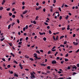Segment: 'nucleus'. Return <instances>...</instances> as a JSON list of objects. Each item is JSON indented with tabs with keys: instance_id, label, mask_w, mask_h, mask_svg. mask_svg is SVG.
Listing matches in <instances>:
<instances>
[{
	"instance_id": "f257e3e1",
	"label": "nucleus",
	"mask_w": 79,
	"mask_h": 79,
	"mask_svg": "<svg viewBox=\"0 0 79 79\" xmlns=\"http://www.w3.org/2000/svg\"><path fill=\"white\" fill-rule=\"evenodd\" d=\"M30 74L31 76V78H35V76H34V74L32 73H30Z\"/></svg>"
},
{
	"instance_id": "0eeeda50",
	"label": "nucleus",
	"mask_w": 79,
	"mask_h": 79,
	"mask_svg": "<svg viewBox=\"0 0 79 79\" xmlns=\"http://www.w3.org/2000/svg\"><path fill=\"white\" fill-rule=\"evenodd\" d=\"M41 58V57H37V58H35L34 59V60H40Z\"/></svg>"
},
{
	"instance_id": "e433bc0d",
	"label": "nucleus",
	"mask_w": 79,
	"mask_h": 79,
	"mask_svg": "<svg viewBox=\"0 0 79 79\" xmlns=\"http://www.w3.org/2000/svg\"><path fill=\"white\" fill-rule=\"evenodd\" d=\"M64 62V60H62L61 61L60 63L61 64H63Z\"/></svg>"
},
{
	"instance_id": "2f4dec72",
	"label": "nucleus",
	"mask_w": 79,
	"mask_h": 79,
	"mask_svg": "<svg viewBox=\"0 0 79 79\" xmlns=\"http://www.w3.org/2000/svg\"><path fill=\"white\" fill-rule=\"evenodd\" d=\"M59 19L60 20H61L62 19V16H60L59 17Z\"/></svg>"
},
{
	"instance_id": "bb28decb",
	"label": "nucleus",
	"mask_w": 79,
	"mask_h": 79,
	"mask_svg": "<svg viewBox=\"0 0 79 79\" xmlns=\"http://www.w3.org/2000/svg\"><path fill=\"white\" fill-rule=\"evenodd\" d=\"M21 44H22V42H20L19 43V45H22Z\"/></svg>"
},
{
	"instance_id": "393cba45",
	"label": "nucleus",
	"mask_w": 79,
	"mask_h": 79,
	"mask_svg": "<svg viewBox=\"0 0 79 79\" xmlns=\"http://www.w3.org/2000/svg\"><path fill=\"white\" fill-rule=\"evenodd\" d=\"M15 22L13 23L12 25V27H13V26H14V25H15Z\"/></svg>"
},
{
	"instance_id": "1a4fd4ad",
	"label": "nucleus",
	"mask_w": 79,
	"mask_h": 79,
	"mask_svg": "<svg viewBox=\"0 0 79 79\" xmlns=\"http://www.w3.org/2000/svg\"><path fill=\"white\" fill-rule=\"evenodd\" d=\"M73 44L74 45H78V43H75L74 42H73Z\"/></svg>"
},
{
	"instance_id": "4be33fe9",
	"label": "nucleus",
	"mask_w": 79,
	"mask_h": 79,
	"mask_svg": "<svg viewBox=\"0 0 79 79\" xmlns=\"http://www.w3.org/2000/svg\"><path fill=\"white\" fill-rule=\"evenodd\" d=\"M9 15L10 16H12V13H11V12H10L9 14Z\"/></svg>"
},
{
	"instance_id": "a18cd8bd",
	"label": "nucleus",
	"mask_w": 79,
	"mask_h": 79,
	"mask_svg": "<svg viewBox=\"0 0 79 79\" xmlns=\"http://www.w3.org/2000/svg\"><path fill=\"white\" fill-rule=\"evenodd\" d=\"M36 52H37V53H39V54H40V52L39 51H36Z\"/></svg>"
},
{
	"instance_id": "37998d69",
	"label": "nucleus",
	"mask_w": 79,
	"mask_h": 79,
	"mask_svg": "<svg viewBox=\"0 0 79 79\" xmlns=\"http://www.w3.org/2000/svg\"><path fill=\"white\" fill-rule=\"evenodd\" d=\"M44 24H45V25H46V26H47V25H48V23L46 22H44Z\"/></svg>"
},
{
	"instance_id": "3c124183",
	"label": "nucleus",
	"mask_w": 79,
	"mask_h": 79,
	"mask_svg": "<svg viewBox=\"0 0 79 79\" xmlns=\"http://www.w3.org/2000/svg\"><path fill=\"white\" fill-rule=\"evenodd\" d=\"M58 10H59V11H60L61 12V10L60 8H58Z\"/></svg>"
},
{
	"instance_id": "69168bd1",
	"label": "nucleus",
	"mask_w": 79,
	"mask_h": 79,
	"mask_svg": "<svg viewBox=\"0 0 79 79\" xmlns=\"http://www.w3.org/2000/svg\"><path fill=\"white\" fill-rule=\"evenodd\" d=\"M22 9H24L25 8V6H22Z\"/></svg>"
},
{
	"instance_id": "f3484780",
	"label": "nucleus",
	"mask_w": 79,
	"mask_h": 79,
	"mask_svg": "<svg viewBox=\"0 0 79 79\" xmlns=\"http://www.w3.org/2000/svg\"><path fill=\"white\" fill-rule=\"evenodd\" d=\"M14 76H15V77H18V75H17L16 74H14Z\"/></svg>"
},
{
	"instance_id": "0e129e2a",
	"label": "nucleus",
	"mask_w": 79,
	"mask_h": 79,
	"mask_svg": "<svg viewBox=\"0 0 79 79\" xmlns=\"http://www.w3.org/2000/svg\"><path fill=\"white\" fill-rule=\"evenodd\" d=\"M53 37L54 40H56V39H55V36H53Z\"/></svg>"
},
{
	"instance_id": "864d4df0",
	"label": "nucleus",
	"mask_w": 79,
	"mask_h": 79,
	"mask_svg": "<svg viewBox=\"0 0 79 79\" xmlns=\"http://www.w3.org/2000/svg\"><path fill=\"white\" fill-rule=\"evenodd\" d=\"M39 9H40L39 8H37V7L35 9L36 10H39Z\"/></svg>"
},
{
	"instance_id": "dca6fc26",
	"label": "nucleus",
	"mask_w": 79,
	"mask_h": 79,
	"mask_svg": "<svg viewBox=\"0 0 79 79\" xmlns=\"http://www.w3.org/2000/svg\"><path fill=\"white\" fill-rule=\"evenodd\" d=\"M58 40V36H57L56 38V40Z\"/></svg>"
},
{
	"instance_id": "338daca9",
	"label": "nucleus",
	"mask_w": 79,
	"mask_h": 79,
	"mask_svg": "<svg viewBox=\"0 0 79 79\" xmlns=\"http://www.w3.org/2000/svg\"><path fill=\"white\" fill-rule=\"evenodd\" d=\"M79 52V49H78L76 51V53H78Z\"/></svg>"
},
{
	"instance_id": "ea45409f",
	"label": "nucleus",
	"mask_w": 79,
	"mask_h": 79,
	"mask_svg": "<svg viewBox=\"0 0 79 79\" xmlns=\"http://www.w3.org/2000/svg\"><path fill=\"white\" fill-rule=\"evenodd\" d=\"M40 52H41V53H43L44 52V51L42 50H40Z\"/></svg>"
},
{
	"instance_id": "bf43d9fd",
	"label": "nucleus",
	"mask_w": 79,
	"mask_h": 79,
	"mask_svg": "<svg viewBox=\"0 0 79 79\" xmlns=\"http://www.w3.org/2000/svg\"><path fill=\"white\" fill-rule=\"evenodd\" d=\"M50 53H51V52L50 51H49L48 52V55H49Z\"/></svg>"
},
{
	"instance_id": "7c9ffc66",
	"label": "nucleus",
	"mask_w": 79,
	"mask_h": 79,
	"mask_svg": "<svg viewBox=\"0 0 79 79\" xmlns=\"http://www.w3.org/2000/svg\"><path fill=\"white\" fill-rule=\"evenodd\" d=\"M0 40H1V41H3V40H5V38H4L2 39H1Z\"/></svg>"
},
{
	"instance_id": "a211bd4d",
	"label": "nucleus",
	"mask_w": 79,
	"mask_h": 79,
	"mask_svg": "<svg viewBox=\"0 0 79 79\" xmlns=\"http://www.w3.org/2000/svg\"><path fill=\"white\" fill-rule=\"evenodd\" d=\"M3 10V7H0V10Z\"/></svg>"
},
{
	"instance_id": "c9c22d12",
	"label": "nucleus",
	"mask_w": 79,
	"mask_h": 79,
	"mask_svg": "<svg viewBox=\"0 0 79 79\" xmlns=\"http://www.w3.org/2000/svg\"><path fill=\"white\" fill-rule=\"evenodd\" d=\"M38 18H39V16H36L35 19V20H37Z\"/></svg>"
},
{
	"instance_id": "4d7b16f0",
	"label": "nucleus",
	"mask_w": 79,
	"mask_h": 79,
	"mask_svg": "<svg viewBox=\"0 0 79 79\" xmlns=\"http://www.w3.org/2000/svg\"><path fill=\"white\" fill-rule=\"evenodd\" d=\"M56 0H53V3H56Z\"/></svg>"
},
{
	"instance_id": "423d86ee",
	"label": "nucleus",
	"mask_w": 79,
	"mask_h": 79,
	"mask_svg": "<svg viewBox=\"0 0 79 79\" xmlns=\"http://www.w3.org/2000/svg\"><path fill=\"white\" fill-rule=\"evenodd\" d=\"M52 64H56V60H54L53 61H52Z\"/></svg>"
},
{
	"instance_id": "473e14b6",
	"label": "nucleus",
	"mask_w": 79,
	"mask_h": 79,
	"mask_svg": "<svg viewBox=\"0 0 79 79\" xmlns=\"http://www.w3.org/2000/svg\"><path fill=\"white\" fill-rule=\"evenodd\" d=\"M14 62L15 63H16V64H18V62H17L15 60L14 61Z\"/></svg>"
},
{
	"instance_id": "7ed1b4c3",
	"label": "nucleus",
	"mask_w": 79,
	"mask_h": 79,
	"mask_svg": "<svg viewBox=\"0 0 79 79\" xmlns=\"http://www.w3.org/2000/svg\"><path fill=\"white\" fill-rule=\"evenodd\" d=\"M21 64V63H20L19 64V66H20V67L21 68L20 69H23V67L22 66V65Z\"/></svg>"
},
{
	"instance_id": "9b49d317",
	"label": "nucleus",
	"mask_w": 79,
	"mask_h": 79,
	"mask_svg": "<svg viewBox=\"0 0 79 79\" xmlns=\"http://www.w3.org/2000/svg\"><path fill=\"white\" fill-rule=\"evenodd\" d=\"M5 0H3V1H2V5H4V4L5 3Z\"/></svg>"
},
{
	"instance_id": "f8f14e48",
	"label": "nucleus",
	"mask_w": 79,
	"mask_h": 79,
	"mask_svg": "<svg viewBox=\"0 0 79 79\" xmlns=\"http://www.w3.org/2000/svg\"><path fill=\"white\" fill-rule=\"evenodd\" d=\"M64 37V36L63 35V36H60V40H61V39H63V37Z\"/></svg>"
},
{
	"instance_id": "5701e85b",
	"label": "nucleus",
	"mask_w": 79,
	"mask_h": 79,
	"mask_svg": "<svg viewBox=\"0 0 79 79\" xmlns=\"http://www.w3.org/2000/svg\"><path fill=\"white\" fill-rule=\"evenodd\" d=\"M69 17V16L68 15H67V16L65 17L66 19H68V18Z\"/></svg>"
},
{
	"instance_id": "052dcab7",
	"label": "nucleus",
	"mask_w": 79,
	"mask_h": 79,
	"mask_svg": "<svg viewBox=\"0 0 79 79\" xmlns=\"http://www.w3.org/2000/svg\"><path fill=\"white\" fill-rule=\"evenodd\" d=\"M67 43V41H65V42H64V45H66V44Z\"/></svg>"
},
{
	"instance_id": "de8ad7c7",
	"label": "nucleus",
	"mask_w": 79,
	"mask_h": 79,
	"mask_svg": "<svg viewBox=\"0 0 79 79\" xmlns=\"http://www.w3.org/2000/svg\"><path fill=\"white\" fill-rule=\"evenodd\" d=\"M73 76H74V74H76V73H76V72H73Z\"/></svg>"
},
{
	"instance_id": "ddd939ff",
	"label": "nucleus",
	"mask_w": 79,
	"mask_h": 79,
	"mask_svg": "<svg viewBox=\"0 0 79 79\" xmlns=\"http://www.w3.org/2000/svg\"><path fill=\"white\" fill-rule=\"evenodd\" d=\"M24 57H25V58H29V57L27 55L25 56Z\"/></svg>"
},
{
	"instance_id": "a878e982",
	"label": "nucleus",
	"mask_w": 79,
	"mask_h": 79,
	"mask_svg": "<svg viewBox=\"0 0 79 79\" xmlns=\"http://www.w3.org/2000/svg\"><path fill=\"white\" fill-rule=\"evenodd\" d=\"M64 78H65V77H63L60 78H58L57 79H64Z\"/></svg>"
},
{
	"instance_id": "8fccbe9b",
	"label": "nucleus",
	"mask_w": 79,
	"mask_h": 79,
	"mask_svg": "<svg viewBox=\"0 0 79 79\" xmlns=\"http://www.w3.org/2000/svg\"><path fill=\"white\" fill-rule=\"evenodd\" d=\"M57 54H58V52H56V53L54 54L55 56H56Z\"/></svg>"
},
{
	"instance_id": "2eb2a0df",
	"label": "nucleus",
	"mask_w": 79,
	"mask_h": 79,
	"mask_svg": "<svg viewBox=\"0 0 79 79\" xmlns=\"http://www.w3.org/2000/svg\"><path fill=\"white\" fill-rule=\"evenodd\" d=\"M10 55H12V56H13V57H15V55H14V54H13L12 53H11Z\"/></svg>"
},
{
	"instance_id": "c03bdc74",
	"label": "nucleus",
	"mask_w": 79,
	"mask_h": 79,
	"mask_svg": "<svg viewBox=\"0 0 79 79\" xmlns=\"http://www.w3.org/2000/svg\"><path fill=\"white\" fill-rule=\"evenodd\" d=\"M12 18H15V17H16V16H15V15H12Z\"/></svg>"
},
{
	"instance_id": "aec40b11",
	"label": "nucleus",
	"mask_w": 79,
	"mask_h": 79,
	"mask_svg": "<svg viewBox=\"0 0 79 79\" xmlns=\"http://www.w3.org/2000/svg\"><path fill=\"white\" fill-rule=\"evenodd\" d=\"M17 23H18V24L19 23V19H18L17 20Z\"/></svg>"
},
{
	"instance_id": "774afa93",
	"label": "nucleus",
	"mask_w": 79,
	"mask_h": 79,
	"mask_svg": "<svg viewBox=\"0 0 79 79\" xmlns=\"http://www.w3.org/2000/svg\"><path fill=\"white\" fill-rule=\"evenodd\" d=\"M37 36H35L34 38L35 39H37Z\"/></svg>"
},
{
	"instance_id": "412c9836",
	"label": "nucleus",
	"mask_w": 79,
	"mask_h": 79,
	"mask_svg": "<svg viewBox=\"0 0 79 79\" xmlns=\"http://www.w3.org/2000/svg\"><path fill=\"white\" fill-rule=\"evenodd\" d=\"M69 61V59H65V61Z\"/></svg>"
},
{
	"instance_id": "5fc2aeb1",
	"label": "nucleus",
	"mask_w": 79,
	"mask_h": 79,
	"mask_svg": "<svg viewBox=\"0 0 79 79\" xmlns=\"http://www.w3.org/2000/svg\"><path fill=\"white\" fill-rule=\"evenodd\" d=\"M64 3H63V5H62L61 7L62 8H63L64 6Z\"/></svg>"
},
{
	"instance_id": "49530a36",
	"label": "nucleus",
	"mask_w": 79,
	"mask_h": 79,
	"mask_svg": "<svg viewBox=\"0 0 79 79\" xmlns=\"http://www.w3.org/2000/svg\"><path fill=\"white\" fill-rule=\"evenodd\" d=\"M47 29H50V26H48L47 27Z\"/></svg>"
},
{
	"instance_id": "a19ab883",
	"label": "nucleus",
	"mask_w": 79,
	"mask_h": 79,
	"mask_svg": "<svg viewBox=\"0 0 79 79\" xmlns=\"http://www.w3.org/2000/svg\"><path fill=\"white\" fill-rule=\"evenodd\" d=\"M28 28V26L27 25H26L25 27V29H27Z\"/></svg>"
},
{
	"instance_id": "680f3d73",
	"label": "nucleus",
	"mask_w": 79,
	"mask_h": 79,
	"mask_svg": "<svg viewBox=\"0 0 79 79\" xmlns=\"http://www.w3.org/2000/svg\"><path fill=\"white\" fill-rule=\"evenodd\" d=\"M64 6H65V7H68V6H67V5L66 4H65L64 5Z\"/></svg>"
},
{
	"instance_id": "4468645a",
	"label": "nucleus",
	"mask_w": 79,
	"mask_h": 79,
	"mask_svg": "<svg viewBox=\"0 0 79 79\" xmlns=\"http://www.w3.org/2000/svg\"><path fill=\"white\" fill-rule=\"evenodd\" d=\"M40 65L41 66H46L47 65V64H43L42 63H41L40 64Z\"/></svg>"
},
{
	"instance_id": "f704fd0d",
	"label": "nucleus",
	"mask_w": 79,
	"mask_h": 79,
	"mask_svg": "<svg viewBox=\"0 0 79 79\" xmlns=\"http://www.w3.org/2000/svg\"><path fill=\"white\" fill-rule=\"evenodd\" d=\"M33 24H36L37 23H36V22H35V21H33Z\"/></svg>"
},
{
	"instance_id": "f03ea898",
	"label": "nucleus",
	"mask_w": 79,
	"mask_h": 79,
	"mask_svg": "<svg viewBox=\"0 0 79 79\" xmlns=\"http://www.w3.org/2000/svg\"><path fill=\"white\" fill-rule=\"evenodd\" d=\"M55 46H54L52 48L51 51L52 52H55V51H56V49H55Z\"/></svg>"
},
{
	"instance_id": "58836bf2",
	"label": "nucleus",
	"mask_w": 79,
	"mask_h": 79,
	"mask_svg": "<svg viewBox=\"0 0 79 79\" xmlns=\"http://www.w3.org/2000/svg\"><path fill=\"white\" fill-rule=\"evenodd\" d=\"M25 4V2H22V5L23 6H24V5Z\"/></svg>"
},
{
	"instance_id": "b1692460",
	"label": "nucleus",
	"mask_w": 79,
	"mask_h": 79,
	"mask_svg": "<svg viewBox=\"0 0 79 79\" xmlns=\"http://www.w3.org/2000/svg\"><path fill=\"white\" fill-rule=\"evenodd\" d=\"M39 34H40V35H44V33H41L40 32H39Z\"/></svg>"
},
{
	"instance_id": "603ef678",
	"label": "nucleus",
	"mask_w": 79,
	"mask_h": 79,
	"mask_svg": "<svg viewBox=\"0 0 79 79\" xmlns=\"http://www.w3.org/2000/svg\"><path fill=\"white\" fill-rule=\"evenodd\" d=\"M25 30H26V28L25 27H23V31H25Z\"/></svg>"
},
{
	"instance_id": "79ce46f5",
	"label": "nucleus",
	"mask_w": 79,
	"mask_h": 79,
	"mask_svg": "<svg viewBox=\"0 0 79 79\" xmlns=\"http://www.w3.org/2000/svg\"><path fill=\"white\" fill-rule=\"evenodd\" d=\"M49 34H52V31H51L49 30Z\"/></svg>"
},
{
	"instance_id": "c756f323",
	"label": "nucleus",
	"mask_w": 79,
	"mask_h": 79,
	"mask_svg": "<svg viewBox=\"0 0 79 79\" xmlns=\"http://www.w3.org/2000/svg\"><path fill=\"white\" fill-rule=\"evenodd\" d=\"M6 10L7 11H10V8H8L6 9Z\"/></svg>"
},
{
	"instance_id": "6e6552de",
	"label": "nucleus",
	"mask_w": 79,
	"mask_h": 79,
	"mask_svg": "<svg viewBox=\"0 0 79 79\" xmlns=\"http://www.w3.org/2000/svg\"><path fill=\"white\" fill-rule=\"evenodd\" d=\"M72 69H77V67L75 65H74V66L72 67Z\"/></svg>"
},
{
	"instance_id": "6ab92c4d",
	"label": "nucleus",
	"mask_w": 79,
	"mask_h": 79,
	"mask_svg": "<svg viewBox=\"0 0 79 79\" xmlns=\"http://www.w3.org/2000/svg\"><path fill=\"white\" fill-rule=\"evenodd\" d=\"M43 40L44 41H46L47 40V38L46 37H44L43 38Z\"/></svg>"
},
{
	"instance_id": "c85d7f7f",
	"label": "nucleus",
	"mask_w": 79,
	"mask_h": 79,
	"mask_svg": "<svg viewBox=\"0 0 79 79\" xmlns=\"http://www.w3.org/2000/svg\"><path fill=\"white\" fill-rule=\"evenodd\" d=\"M47 69H50V66H48L47 67Z\"/></svg>"
},
{
	"instance_id": "39448f33",
	"label": "nucleus",
	"mask_w": 79,
	"mask_h": 79,
	"mask_svg": "<svg viewBox=\"0 0 79 79\" xmlns=\"http://www.w3.org/2000/svg\"><path fill=\"white\" fill-rule=\"evenodd\" d=\"M27 10H25L23 12V15H25V14H26V13H27Z\"/></svg>"
},
{
	"instance_id": "6e6d98bb",
	"label": "nucleus",
	"mask_w": 79,
	"mask_h": 79,
	"mask_svg": "<svg viewBox=\"0 0 79 79\" xmlns=\"http://www.w3.org/2000/svg\"><path fill=\"white\" fill-rule=\"evenodd\" d=\"M2 61H5L6 60H5V59H4V58H2Z\"/></svg>"
},
{
	"instance_id": "9d476101",
	"label": "nucleus",
	"mask_w": 79,
	"mask_h": 79,
	"mask_svg": "<svg viewBox=\"0 0 79 79\" xmlns=\"http://www.w3.org/2000/svg\"><path fill=\"white\" fill-rule=\"evenodd\" d=\"M12 25V24H10L8 26V29H10V27H11V26Z\"/></svg>"
},
{
	"instance_id": "e2e57ef3",
	"label": "nucleus",
	"mask_w": 79,
	"mask_h": 79,
	"mask_svg": "<svg viewBox=\"0 0 79 79\" xmlns=\"http://www.w3.org/2000/svg\"><path fill=\"white\" fill-rule=\"evenodd\" d=\"M28 39H29V38L28 37H27L26 38V40H27Z\"/></svg>"
},
{
	"instance_id": "72a5a7b5",
	"label": "nucleus",
	"mask_w": 79,
	"mask_h": 79,
	"mask_svg": "<svg viewBox=\"0 0 79 79\" xmlns=\"http://www.w3.org/2000/svg\"><path fill=\"white\" fill-rule=\"evenodd\" d=\"M9 45H10V46L11 47V46H12V44H13L11 43H9Z\"/></svg>"
},
{
	"instance_id": "cd10ccee",
	"label": "nucleus",
	"mask_w": 79,
	"mask_h": 79,
	"mask_svg": "<svg viewBox=\"0 0 79 79\" xmlns=\"http://www.w3.org/2000/svg\"><path fill=\"white\" fill-rule=\"evenodd\" d=\"M7 67L8 68H10V67H11V65H10V64L8 65L7 66Z\"/></svg>"
},
{
	"instance_id": "4c0bfd02",
	"label": "nucleus",
	"mask_w": 79,
	"mask_h": 79,
	"mask_svg": "<svg viewBox=\"0 0 79 79\" xmlns=\"http://www.w3.org/2000/svg\"><path fill=\"white\" fill-rule=\"evenodd\" d=\"M30 60H31V61H34V59L32 58H30Z\"/></svg>"
},
{
	"instance_id": "09e8293b",
	"label": "nucleus",
	"mask_w": 79,
	"mask_h": 79,
	"mask_svg": "<svg viewBox=\"0 0 79 79\" xmlns=\"http://www.w3.org/2000/svg\"><path fill=\"white\" fill-rule=\"evenodd\" d=\"M71 69V67L69 66H68L67 68V69Z\"/></svg>"
},
{
	"instance_id": "20e7f679",
	"label": "nucleus",
	"mask_w": 79,
	"mask_h": 79,
	"mask_svg": "<svg viewBox=\"0 0 79 79\" xmlns=\"http://www.w3.org/2000/svg\"><path fill=\"white\" fill-rule=\"evenodd\" d=\"M34 57L35 58H37V54L34 53Z\"/></svg>"
},
{
	"instance_id": "13d9d810",
	"label": "nucleus",
	"mask_w": 79,
	"mask_h": 79,
	"mask_svg": "<svg viewBox=\"0 0 79 79\" xmlns=\"http://www.w3.org/2000/svg\"><path fill=\"white\" fill-rule=\"evenodd\" d=\"M77 67L79 68V64H77Z\"/></svg>"
}]
</instances>
